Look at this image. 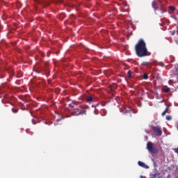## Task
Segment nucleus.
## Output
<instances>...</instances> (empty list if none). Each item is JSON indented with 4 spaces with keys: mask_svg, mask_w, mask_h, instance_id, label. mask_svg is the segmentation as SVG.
Wrapping results in <instances>:
<instances>
[{
    "mask_svg": "<svg viewBox=\"0 0 178 178\" xmlns=\"http://www.w3.org/2000/svg\"><path fill=\"white\" fill-rule=\"evenodd\" d=\"M135 51L138 58H144L151 55V52H149L148 49H147V44L143 39L139 40L135 45Z\"/></svg>",
    "mask_w": 178,
    "mask_h": 178,
    "instance_id": "obj_1",
    "label": "nucleus"
},
{
    "mask_svg": "<svg viewBox=\"0 0 178 178\" xmlns=\"http://www.w3.org/2000/svg\"><path fill=\"white\" fill-rule=\"evenodd\" d=\"M147 149L149 151V152H151V154H158L159 152L158 148L154 147L152 142H147Z\"/></svg>",
    "mask_w": 178,
    "mask_h": 178,
    "instance_id": "obj_2",
    "label": "nucleus"
},
{
    "mask_svg": "<svg viewBox=\"0 0 178 178\" xmlns=\"http://www.w3.org/2000/svg\"><path fill=\"white\" fill-rule=\"evenodd\" d=\"M33 70L40 74V73H42V72H45V70H47V67H43L40 64H36L33 66Z\"/></svg>",
    "mask_w": 178,
    "mask_h": 178,
    "instance_id": "obj_3",
    "label": "nucleus"
},
{
    "mask_svg": "<svg viewBox=\"0 0 178 178\" xmlns=\"http://www.w3.org/2000/svg\"><path fill=\"white\" fill-rule=\"evenodd\" d=\"M87 111L81 108V106L74 108L72 113L74 116H79V115H86Z\"/></svg>",
    "mask_w": 178,
    "mask_h": 178,
    "instance_id": "obj_4",
    "label": "nucleus"
},
{
    "mask_svg": "<svg viewBox=\"0 0 178 178\" xmlns=\"http://www.w3.org/2000/svg\"><path fill=\"white\" fill-rule=\"evenodd\" d=\"M152 129L156 136H162V128L160 127H152Z\"/></svg>",
    "mask_w": 178,
    "mask_h": 178,
    "instance_id": "obj_5",
    "label": "nucleus"
},
{
    "mask_svg": "<svg viewBox=\"0 0 178 178\" xmlns=\"http://www.w3.org/2000/svg\"><path fill=\"white\" fill-rule=\"evenodd\" d=\"M95 97L92 95H90L89 96H87L86 101V102H88V104H91V102H92V101H94L95 99Z\"/></svg>",
    "mask_w": 178,
    "mask_h": 178,
    "instance_id": "obj_6",
    "label": "nucleus"
},
{
    "mask_svg": "<svg viewBox=\"0 0 178 178\" xmlns=\"http://www.w3.org/2000/svg\"><path fill=\"white\" fill-rule=\"evenodd\" d=\"M138 165L140 166L141 168H144V169H149V167L147 165H145L143 161H138Z\"/></svg>",
    "mask_w": 178,
    "mask_h": 178,
    "instance_id": "obj_7",
    "label": "nucleus"
},
{
    "mask_svg": "<svg viewBox=\"0 0 178 178\" xmlns=\"http://www.w3.org/2000/svg\"><path fill=\"white\" fill-rule=\"evenodd\" d=\"M152 6L154 9L155 12L158 10V2L154 1L152 3Z\"/></svg>",
    "mask_w": 178,
    "mask_h": 178,
    "instance_id": "obj_8",
    "label": "nucleus"
},
{
    "mask_svg": "<svg viewBox=\"0 0 178 178\" xmlns=\"http://www.w3.org/2000/svg\"><path fill=\"white\" fill-rule=\"evenodd\" d=\"M141 65H142V66H146L147 67H148L149 66H151V64H150L149 62L143 61V62L141 63Z\"/></svg>",
    "mask_w": 178,
    "mask_h": 178,
    "instance_id": "obj_9",
    "label": "nucleus"
},
{
    "mask_svg": "<svg viewBox=\"0 0 178 178\" xmlns=\"http://www.w3.org/2000/svg\"><path fill=\"white\" fill-rule=\"evenodd\" d=\"M162 90L163 92H169L170 91V88H169L168 86H164Z\"/></svg>",
    "mask_w": 178,
    "mask_h": 178,
    "instance_id": "obj_10",
    "label": "nucleus"
},
{
    "mask_svg": "<svg viewBox=\"0 0 178 178\" xmlns=\"http://www.w3.org/2000/svg\"><path fill=\"white\" fill-rule=\"evenodd\" d=\"M169 111V106H167L165 109V111L161 113L162 116H165L166 113H168V111Z\"/></svg>",
    "mask_w": 178,
    "mask_h": 178,
    "instance_id": "obj_11",
    "label": "nucleus"
},
{
    "mask_svg": "<svg viewBox=\"0 0 178 178\" xmlns=\"http://www.w3.org/2000/svg\"><path fill=\"white\" fill-rule=\"evenodd\" d=\"M168 8H169V10H171V12H175V10H176V7L173 6H170Z\"/></svg>",
    "mask_w": 178,
    "mask_h": 178,
    "instance_id": "obj_12",
    "label": "nucleus"
},
{
    "mask_svg": "<svg viewBox=\"0 0 178 178\" xmlns=\"http://www.w3.org/2000/svg\"><path fill=\"white\" fill-rule=\"evenodd\" d=\"M127 77L128 79H131V71L127 72Z\"/></svg>",
    "mask_w": 178,
    "mask_h": 178,
    "instance_id": "obj_13",
    "label": "nucleus"
},
{
    "mask_svg": "<svg viewBox=\"0 0 178 178\" xmlns=\"http://www.w3.org/2000/svg\"><path fill=\"white\" fill-rule=\"evenodd\" d=\"M143 79H144V80H148V74L145 73L143 74Z\"/></svg>",
    "mask_w": 178,
    "mask_h": 178,
    "instance_id": "obj_14",
    "label": "nucleus"
},
{
    "mask_svg": "<svg viewBox=\"0 0 178 178\" xmlns=\"http://www.w3.org/2000/svg\"><path fill=\"white\" fill-rule=\"evenodd\" d=\"M12 112H13V113H17V112H19V110H18L17 108H12Z\"/></svg>",
    "mask_w": 178,
    "mask_h": 178,
    "instance_id": "obj_15",
    "label": "nucleus"
},
{
    "mask_svg": "<svg viewBox=\"0 0 178 178\" xmlns=\"http://www.w3.org/2000/svg\"><path fill=\"white\" fill-rule=\"evenodd\" d=\"M160 13L161 14H163V13H166V10H165L163 8H160Z\"/></svg>",
    "mask_w": 178,
    "mask_h": 178,
    "instance_id": "obj_16",
    "label": "nucleus"
},
{
    "mask_svg": "<svg viewBox=\"0 0 178 178\" xmlns=\"http://www.w3.org/2000/svg\"><path fill=\"white\" fill-rule=\"evenodd\" d=\"M165 119L166 120H172V115H166Z\"/></svg>",
    "mask_w": 178,
    "mask_h": 178,
    "instance_id": "obj_17",
    "label": "nucleus"
},
{
    "mask_svg": "<svg viewBox=\"0 0 178 178\" xmlns=\"http://www.w3.org/2000/svg\"><path fill=\"white\" fill-rule=\"evenodd\" d=\"M176 33V31H173L172 33H171V35H175V34Z\"/></svg>",
    "mask_w": 178,
    "mask_h": 178,
    "instance_id": "obj_18",
    "label": "nucleus"
},
{
    "mask_svg": "<svg viewBox=\"0 0 178 178\" xmlns=\"http://www.w3.org/2000/svg\"><path fill=\"white\" fill-rule=\"evenodd\" d=\"M175 44H177V45H178V40H175Z\"/></svg>",
    "mask_w": 178,
    "mask_h": 178,
    "instance_id": "obj_19",
    "label": "nucleus"
},
{
    "mask_svg": "<svg viewBox=\"0 0 178 178\" xmlns=\"http://www.w3.org/2000/svg\"><path fill=\"white\" fill-rule=\"evenodd\" d=\"M175 152L178 154V147L176 149Z\"/></svg>",
    "mask_w": 178,
    "mask_h": 178,
    "instance_id": "obj_20",
    "label": "nucleus"
},
{
    "mask_svg": "<svg viewBox=\"0 0 178 178\" xmlns=\"http://www.w3.org/2000/svg\"><path fill=\"white\" fill-rule=\"evenodd\" d=\"M44 66L45 67L48 66V63H45Z\"/></svg>",
    "mask_w": 178,
    "mask_h": 178,
    "instance_id": "obj_21",
    "label": "nucleus"
}]
</instances>
